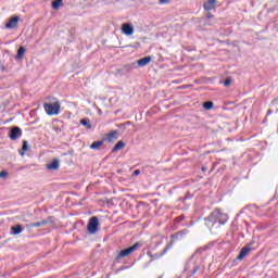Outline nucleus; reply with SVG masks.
Segmentation results:
<instances>
[{
    "instance_id": "f257e3e1",
    "label": "nucleus",
    "mask_w": 278,
    "mask_h": 278,
    "mask_svg": "<svg viewBox=\"0 0 278 278\" xmlns=\"http://www.w3.org/2000/svg\"><path fill=\"white\" fill-rule=\"evenodd\" d=\"M227 220H229V215L220 210L213 211L210 216L204 218L205 226L208 227V229H214V227L226 225Z\"/></svg>"
},
{
    "instance_id": "f03ea898",
    "label": "nucleus",
    "mask_w": 278,
    "mask_h": 278,
    "mask_svg": "<svg viewBox=\"0 0 278 278\" xmlns=\"http://www.w3.org/2000/svg\"><path fill=\"white\" fill-rule=\"evenodd\" d=\"M43 110L48 116H58L60 110H62V105L59 101L46 102L43 103Z\"/></svg>"
},
{
    "instance_id": "7ed1b4c3",
    "label": "nucleus",
    "mask_w": 278,
    "mask_h": 278,
    "mask_svg": "<svg viewBox=\"0 0 278 278\" xmlns=\"http://www.w3.org/2000/svg\"><path fill=\"white\" fill-rule=\"evenodd\" d=\"M138 247H141L140 242H136L132 247L119 251L117 260H123V257H129V255H131V253H134V251H136Z\"/></svg>"
},
{
    "instance_id": "20e7f679",
    "label": "nucleus",
    "mask_w": 278,
    "mask_h": 278,
    "mask_svg": "<svg viewBox=\"0 0 278 278\" xmlns=\"http://www.w3.org/2000/svg\"><path fill=\"white\" fill-rule=\"evenodd\" d=\"M87 229L91 235H94L97 231H99V218L97 216L90 218Z\"/></svg>"
},
{
    "instance_id": "39448f33",
    "label": "nucleus",
    "mask_w": 278,
    "mask_h": 278,
    "mask_svg": "<svg viewBox=\"0 0 278 278\" xmlns=\"http://www.w3.org/2000/svg\"><path fill=\"white\" fill-rule=\"evenodd\" d=\"M23 136V130L20 127L13 126L10 130L9 137L11 140H18Z\"/></svg>"
},
{
    "instance_id": "423d86ee",
    "label": "nucleus",
    "mask_w": 278,
    "mask_h": 278,
    "mask_svg": "<svg viewBox=\"0 0 278 278\" xmlns=\"http://www.w3.org/2000/svg\"><path fill=\"white\" fill-rule=\"evenodd\" d=\"M104 142H114L118 140V130H113L106 134L105 138L103 139Z\"/></svg>"
},
{
    "instance_id": "0eeeda50",
    "label": "nucleus",
    "mask_w": 278,
    "mask_h": 278,
    "mask_svg": "<svg viewBox=\"0 0 278 278\" xmlns=\"http://www.w3.org/2000/svg\"><path fill=\"white\" fill-rule=\"evenodd\" d=\"M18 16L11 17L9 23L5 24L7 29H14L15 27H18Z\"/></svg>"
},
{
    "instance_id": "6e6552de",
    "label": "nucleus",
    "mask_w": 278,
    "mask_h": 278,
    "mask_svg": "<svg viewBox=\"0 0 278 278\" xmlns=\"http://www.w3.org/2000/svg\"><path fill=\"white\" fill-rule=\"evenodd\" d=\"M122 31L125 34V36H132L134 35V26L131 24H123L122 25Z\"/></svg>"
},
{
    "instance_id": "1a4fd4ad",
    "label": "nucleus",
    "mask_w": 278,
    "mask_h": 278,
    "mask_svg": "<svg viewBox=\"0 0 278 278\" xmlns=\"http://www.w3.org/2000/svg\"><path fill=\"white\" fill-rule=\"evenodd\" d=\"M203 8L207 12L214 10V8H216V0H207L206 2H204Z\"/></svg>"
},
{
    "instance_id": "9d476101",
    "label": "nucleus",
    "mask_w": 278,
    "mask_h": 278,
    "mask_svg": "<svg viewBox=\"0 0 278 278\" xmlns=\"http://www.w3.org/2000/svg\"><path fill=\"white\" fill-rule=\"evenodd\" d=\"M11 233L13 236H18V233H23V226H21V224H17L15 226L11 227Z\"/></svg>"
},
{
    "instance_id": "9b49d317",
    "label": "nucleus",
    "mask_w": 278,
    "mask_h": 278,
    "mask_svg": "<svg viewBox=\"0 0 278 278\" xmlns=\"http://www.w3.org/2000/svg\"><path fill=\"white\" fill-rule=\"evenodd\" d=\"M151 63V56H144L136 62L139 66H148Z\"/></svg>"
},
{
    "instance_id": "f8f14e48",
    "label": "nucleus",
    "mask_w": 278,
    "mask_h": 278,
    "mask_svg": "<svg viewBox=\"0 0 278 278\" xmlns=\"http://www.w3.org/2000/svg\"><path fill=\"white\" fill-rule=\"evenodd\" d=\"M49 170H58L60 168V161L53 160L50 164L47 165Z\"/></svg>"
},
{
    "instance_id": "ddd939ff",
    "label": "nucleus",
    "mask_w": 278,
    "mask_h": 278,
    "mask_svg": "<svg viewBox=\"0 0 278 278\" xmlns=\"http://www.w3.org/2000/svg\"><path fill=\"white\" fill-rule=\"evenodd\" d=\"M249 253H251V248H242L239 255L237 256V260H240L242 261V258L245 256V255H249Z\"/></svg>"
},
{
    "instance_id": "4468645a",
    "label": "nucleus",
    "mask_w": 278,
    "mask_h": 278,
    "mask_svg": "<svg viewBox=\"0 0 278 278\" xmlns=\"http://www.w3.org/2000/svg\"><path fill=\"white\" fill-rule=\"evenodd\" d=\"M80 125H83V127H86V129H92V124L90 123L89 118L80 119Z\"/></svg>"
},
{
    "instance_id": "2eb2a0df",
    "label": "nucleus",
    "mask_w": 278,
    "mask_h": 278,
    "mask_svg": "<svg viewBox=\"0 0 278 278\" xmlns=\"http://www.w3.org/2000/svg\"><path fill=\"white\" fill-rule=\"evenodd\" d=\"M103 142H105V140H100V141H94L91 146H90V149H93V150H99L101 149V147H103Z\"/></svg>"
},
{
    "instance_id": "dca6fc26",
    "label": "nucleus",
    "mask_w": 278,
    "mask_h": 278,
    "mask_svg": "<svg viewBox=\"0 0 278 278\" xmlns=\"http://www.w3.org/2000/svg\"><path fill=\"white\" fill-rule=\"evenodd\" d=\"M200 268L201 267L199 265H193L192 269H190V265L186 266V270H189L191 273V275H197V273H199Z\"/></svg>"
},
{
    "instance_id": "f3484780",
    "label": "nucleus",
    "mask_w": 278,
    "mask_h": 278,
    "mask_svg": "<svg viewBox=\"0 0 278 278\" xmlns=\"http://www.w3.org/2000/svg\"><path fill=\"white\" fill-rule=\"evenodd\" d=\"M25 48L24 47H20V49L17 50V60H23V56L25 55Z\"/></svg>"
},
{
    "instance_id": "a211bd4d",
    "label": "nucleus",
    "mask_w": 278,
    "mask_h": 278,
    "mask_svg": "<svg viewBox=\"0 0 278 278\" xmlns=\"http://www.w3.org/2000/svg\"><path fill=\"white\" fill-rule=\"evenodd\" d=\"M124 148H125V142L118 141V142L114 146L113 152H115V151H121V149H124Z\"/></svg>"
},
{
    "instance_id": "6ab92c4d",
    "label": "nucleus",
    "mask_w": 278,
    "mask_h": 278,
    "mask_svg": "<svg viewBox=\"0 0 278 278\" xmlns=\"http://www.w3.org/2000/svg\"><path fill=\"white\" fill-rule=\"evenodd\" d=\"M62 1H63V0H54V1L52 2V8H53V10H60L61 5H63Z\"/></svg>"
},
{
    "instance_id": "aec40b11",
    "label": "nucleus",
    "mask_w": 278,
    "mask_h": 278,
    "mask_svg": "<svg viewBox=\"0 0 278 278\" xmlns=\"http://www.w3.org/2000/svg\"><path fill=\"white\" fill-rule=\"evenodd\" d=\"M45 225H47V220L33 223V224L28 225V227H42Z\"/></svg>"
},
{
    "instance_id": "412c9836",
    "label": "nucleus",
    "mask_w": 278,
    "mask_h": 278,
    "mask_svg": "<svg viewBox=\"0 0 278 278\" xmlns=\"http://www.w3.org/2000/svg\"><path fill=\"white\" fill-rule=\"evenodd\" d=\"M147 255L150 256L151 262H153V260H159V257H162L163 254H152L151 251L147 252Z\"/></svg>"
},
{
    "instance_id": "4be33fe9",
    "label": "nucleus",
    "mask_w": 278,
    "mask_h": 278,
    "mask_svg": "<svg viewBox=\"0 0 278 278\" xmlns=\"http://www.w3.org/2000/svg\"><path fill=\"white\" fill-rule=\"evenodd\" d=\"M203 108L205 110H212V108H214V103L212 101H206L203 103Z\"/></svg>"
},
{
    "instance_id": "5701e85b",
    "label": "nucleus",
    "mask_w": 278,
    "mask_h": 278,
    "mask_svg": "<svg viewBox=\"0 0 278 278\" xmlns=\"http://www.w3.org/2000/svg\"><path fill=\"white\" fill-rule=\"evenodd\" d=\"M136 64L137 63H131V64H128V65H125V71H134V68H136Z\"/></svg>"
},
{
    "instance_id": "b1692460",
    "label": "nucleus",
    "mask_w": 278,
    "mask_h": 278,
    "mask_svg": "<svg viewBox=\"0 0 278 278\" xmlns=\"http://www.w3.org/2000/svg\"><path fill=\"white\" fill-rule=\"evenodd\" d=\"M231 77H228V78H226L225 79V81H224V86L226 87V88H229V86H231Z\"/></svg>"
},
{
    "instance_id": "393cba45",
    "label": "nucleus",
    "mask_w": 278,
    "mask_h": 278,
    "mask_svg": "<svg viewBox=\"0 0 278 278\" xmlns=\"http://www.w3.org/2000/svg\"><path fill=\"white\" fill-rule=\"evenodd\" d=\"M206 248H199L195 253L192 255V257H194V255H202L203 251H205Z\"/></svg>"
},
{
    "instance_id": "a878e982",
    "label": "nucleus",
    "mask_w": 278,
    "mask_h": 278,
    "mask_svg": "<svg viewBox=\"0 0 278 278\" xmlns=\"http://www.w3.org/2000/svg\"><path fill=\"white\" fill-rule=\"evenodd\" d=\"M29 149V144L27 143V141H23V146H22V151H27Z\"/></svg>"
},
{
    "instance_id": "bb28decb",
    "label": "nucleus",
    "mask_w": 278,
    "mask_h": 278,
    "mask_svg": "<svg viewBox=\"0 0 278 278\" xmlns=\"http://www.w3.org/2000/svg\"><path fill=\"white\" fill-rule=\"evenodd\" d=\"M160 5H166L170 3V0H159Z\"/></svg>"
},
{
    "instance_id": "cd10ccee",
    "label": "nucleus",
    "mask_w": 278,
    "mask_h": 278,
    "mask_svg": "<svg viewBox=\"0 0 278 278\" xmlns=\"http://www.w3.org/2000/svg\"><path fill=\"white\" fill-rule=\"evenodd\" d=\"M0 177L3 179L4 177H8V172H1Z\"/></svg>"
},
{
    "instance_id": "c85d7f7f",
    "label": "nucleus",
    "mask_w": 278,
    "mask_h": 278,
    "mask_svg": "<svg viewBox=\"0 0 278 278\" xmlns=\"http://www.w3.org/2000/svg\"><path fill=\"white\" fill-rule=\"evenodd\" d=\"M134 175H136V176L140 175V169H136V170L134 172Z\"/></svg>"
},
{
    "instance_id": "c756f323",
    "label": "nucleus",
    "mask_w": 278,
    "mask_h": 278,
    "mask_svg": "<svg viewBox=\"0 0 278 278\" xmlns=\"http://www.w3.org/2000/svg\"><path fill=\"white\" fill-rule=\"evenodd\" d=\"M206 16H207V18H212L213 15H212V13H207Z\"/></svg>"
},
{
    "instance_id": "7c9ffc66",
    "label": "nucleus",
    "mask_w": 278,
    "mask_h": 278,
    "mask_svg": "<svg viewBox=\"0 0 278 278\" xmlns=\"http://www.w3.org/2000/svg\"><path fill=\"white\" fill-rule=\"evenodd\" d=\"M207 170V167H202V172L205 173Z\"/></svg>"
},
{
    "instance_id": "2f4dec72",
    "label": "nucleus",
    "mask_w": 278,
    "mask_h": 278,
    "mask_svg": "<svg viewBox=\"0 0 278 278\" xmlns=\"http://www.w3.org/2000/svg\"><path fill=\"white\" fill-rule=\"evenodd\" d=\"M268 114H273V112L269 110V111H268Z\"/></svg>"
},
{
    "instance_id": "473e14b6",
    "label": "nucleus",
    "mask_w": 278,
    "mask_h": 278,
    "mask_svg": "<svg viewBox=\"0 0 278 278\" xmlns=\"http://www.w3.org/2000/svg\"><path fill=\"white\" fill-rule=\"evenodd\" d=\"M21 155H25V153H24V152H21Z\"/></svg>"
},
{
    "instance_id": "72a5a7b5",
    "label": "nucleus",
    "mask_w": 278,
    "mask_h": 278,
    "mask_svg": "<svg viewBox=\"0 0 278 278\" xmlns=\"http://www.w3.org/2000/svg\"><path fill=\"white\" fill-rule=\"evenodd\" d=\"M166 252V250H164V253Z\"/></svg>"
}]
</instances>
